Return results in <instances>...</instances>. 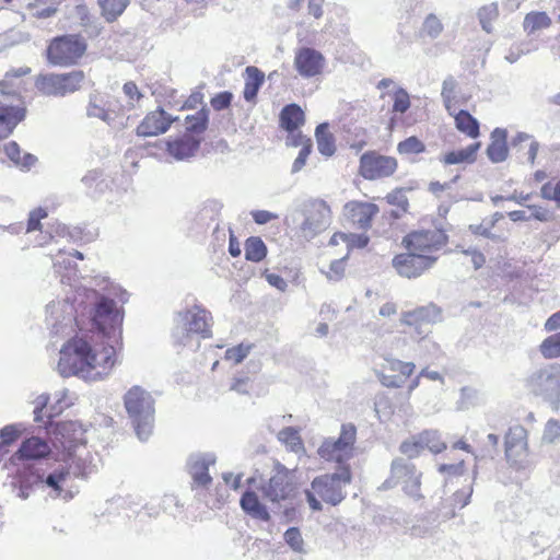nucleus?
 <instances>
[{"label": "nucleus", "mask_w": 560, "mask_h": 560, "mask_svg": "<svg viewBox=\"0 0 560 560\" xmlns=\"http://www.w3.org/2000/svg\"><path fill=\"white\" fill-rule=\"evenodd\" d=\"M241 505L250 516L261 521L269 520L267 508L260 503L256 492H244L241 499Z\"/></svg>", "instance_id": "nucleus-30"}, {"label": "nucleus", "mask_w": 560, "mask_h": 560, "mask_svg": "<svg viewBox=\"0 0 560 560\" xmlns=\"http://www.w3.org/2000/svg\"><path fill=\"white\" fill-rule=\"evenodd\" d=\"M278 440L289 450L290 452H301L304 450V443L298 429L293 427H287L280 430L278 433Z\"/></svg>", "instance_id": "nucleus-35"}, {"label": "nucleus", "mask_w": 560, "mask_h": 560, "mask_svg": "<svg viewBox=\"0 0 560 560\" xmlns=\"http://www.w3.org/2000/svg\"><path fill=\"white\" fill-rule=\"evenodd\" d=\"M215 457L211 454H195L187 460V471L191 478V486L196 489H208L212 483L209 474L210 466L214 465Z\"/></svg>", "instance_id": "nucleus-15"}, {"label": "nucleus", "mask_w": 560, "mask_h": 560, "mask_svg": "<svg viewBox=\"0 0 560 560\" xmlns=\"http://www.w3.org/2000/svg\"><path fill=\"white\" fill-rule=\"evenodd\" d=\"M125 408L132 420L138 436L145 439L153 427L154 400L142 387L132 386L124 396Z\"/></svg>", "instance_id": "nucleus-2"}, {"label": "nucleus", "mask_w": 560, "mask_h": 560, "mask_svg": "<svg viewBox=\"0 0 560 560\" xmlns=\"http://www.w3.org/2000/svg\"><path fill=\"white\" fill-rule=\"evenodd\" d=\"M267 247L258 236H250L245 242V258L253 262H259L265 259Z\"/></svg>", "instance_id": "nucleus-37"}, {"label": "nucleus", "mask_w": 560, "mask_h": 560, "mask_svg": "<svg viewBox=\"0 0 560 560\" xmlns=\"http://www.w3.org/2000/svg\"><path fill=\"white\" fill-rule=\"evenodd\" d=\"M351 470L348 465L341 466L337 472L326 474L315 478L312 482L313 490H338L348 486L351 481Z\"/></svg>", "instance_id": "nucleus-21"}, {"label": "nucleus", "mask_w": 560, "mask_h": 560, "mask_svg": "<svg viewBox=\"0 0 560 560\" xmlns=\"http://www.w3.org/2000/svg\"><path fill=\"white\" fill-rule=\"evenodd\" d=\"M357 443V427L343 423L337 439H326L317 450L318 455L327 462L343 464L353 457Z\"/></svg>", "instance_id": "nucleus-5"}, {"label": "nucleus", "mask_w": 560, "mask_h": 560, "mask_svg": "<svg viewBox=\"0 0 560 560\" xmlns=\"http://www.w3.org/2000/svg\"><path fill=\"white\" fill-rule=\"evenodd\" d=\"M539 351L545 359L560 357V331L547 337L539 346Z\"/></svg>", "instance_id": "nucleus-42"}, {"label": "nucleus", "mask_w": 560, "mask_h": 560, "mask_svg": "<svg viewBox=\"0 0 560 560\" xmlns=\"http://www.w3.org/2000/svg\"><path fill=\"white\" fill-rule=\"evenodd\" d=\"M331 220L330 207L324 200H314L310 203L306 218L302 224L303 231L310 235L317 234L327 229Z\"/></svg>", "instance_id": "nucleus-16"}, {"label": "nucleus", "mask_w": 560, "mask_h": 560, "mask_svg": "<svg viewBox=\"0 0 560 560\" xmlns=\"http://www.w3.org/2000/svg\"><path fill=\"white\" fill-rule=\"evenodd\" d=\"M242 475H235L233 472H224L222 475V478L225 482V487L233 490H237L238 488L242 487Z\"/></svg>", "instance_id": "nucleus-61"}, {"label": "nucleus", "mask_w": 560, "mask_h": 560, "mask_svg": "<svg viewBox=\"0 0 560 560\" xmlns=\"http://www.w3.org/2000/svg\"><path fill=\"white\" fill-rule=\"evenodd\" d=\"M441 308L434 303H429L411 311L402 312L400 323L408 327L406 332L410 334L417 341H420L429 335V327L441 320Z\"/></svg>", "instance_id": "nucleus-7"}, {"label": "nucleus", "mask_w": 560, "mask_h": 560, "mask_svg": "<svg viewBox=\"0 0 560 560\" xmlns=\"http://www.w3.org/2000/svg\"><path fill=\"white\" fill-rule=\"evenodd\" d=\"M48 217L47 210L38 207L30 212L26 225V232L42 231L43 224L40 221Z\"/></svg>", "instance_id": "nucleus-45"}, {"label": "nucleus", "mask_w": 560, "mask_h": 560, "mask_svg": "<svg viewBox=\"0 0 560 560\" xmlns=\"http://www.w3.org/2000/svg\"><path fill=\"white\" fill-rule=\"evenodd\" d=\"M85 81L82 70H72L65 73H47L36 80L37 90L48 96H65L80 90Z\"/></svg>", "instance_id": "nucleus-6"}, {"label": "nucleus", "mask_w": 560, "mask_h": 560, "mask_svg": "<svg viewBox=\"0 0 560 560\" xmlns=\"http://www.w3.org/2000/svg\"><path fill=\"white\" fill-rule=\"evenodd\" d=\"M93 300L77 308L75 325L91 335L74 336L60 350L58 370L62 376L82 375L101 378L108 375L116 362L115 348L107 338H120L124 311L117 302L92 291Z\"/></svg>", "instance_id": "nucleus-1"}, {"label": "nucleus", "mask_w": 560, "mask_h": 560, "mask_svg": "<svg viewBox=\"0 0 560 560\" xmlns=\"http://www.w3.org/2000/svg\"><path fill=\"white\" fill-rule=\"evenodd\" d=\"M253 343L241 342L234 347L228 348L224 352V360L234 364L241 363L250 353Z\"/></svg>", "instance_id": "nucleus-43"}, {"label": "nucleus", "mask_w": 560, "mask_h": 560, "mask_svg": "<svg viewBox=\"0 0 560 560\" xmlns=\"http://www.w3.org/2000/svg\"><path fill=\"white\" fill-rule=\"evenodd\" d=\"M448 243V236L439 228L411 231L402 237L401 244L407 250L419 255H427L434 259V264L441 252Z\"/></svg>", "instance_id": "nucleus-4"}, {"label": "nucleus", "mask_w": 560, "mask_h": 560, "mask_svg": "<svg viewBox=\"0 0 560 560\" xmlns=\"http://www.w3.org/2000/svg\"><path fill=\"white\" fill-rule=\"evenodd\" d=\"M175 120L176 118L172 117L163 108L158 107L145 114L137 126L136 133L144 138L156 137L165 133Z\"/></svg>", "instance_id": "nucleus-13"}, {"label": "nucleus", "mask_w": 560, "mask_h": 560, "mask_svg": "<svg viewBox=\"0 0 560 560\" xmlns=\"http://www.w3.org/2000/svg\"><path fill=\"white\" fill-rule=\"evenodd\" d=\"M446 448V443L436 430H424L406 439L399 446L401 454L415 458L429 451L439 454Z\"/></svg>", "instance_id": "nucleus-9"}, {"label": "nucleus", "mask_w": 560, "mask_h": 560, "mask_svg": "<svg viewBox=\"0 0 560 560\" xmlns=\"http://www.w3.org/2000/svg\"><path fill=\"white\" fill-rule=\"evenodd\" d=\"M387 483L400 490H415L421 486V472L411 463L401 459L392 464L390 476Z\"/></svg>", "instance_id": "nucleus-12"}, {"label": "nucleus", "mask_w": 560, "mask_h": 560, "mask_svg": "<svg viewBox=\"0 0 560 560\" xmlns=\"http://www.w3.org/2000/svg\"><path fill=\"white\" fill-rule=\"evenodd\" d=\"M252 217L257 224H266L277 218L276 214L267 210H255L252 212Z\"/></svg>", "instance_id": "nucleus-63"}, {"label": "nucleus", "mask_w": 560, "mask_h": 560, "mask_svg": "<svg viewBox=\"0 0 560 560\" xmlns=\"http://www.w3.org/2000/svg\"><path fill=\"white\" fill-rule=\"evenodd\" d=\"M289 7L292 10H300L304 0H289ZM324 4V0H308L307 9L308 14L314 16L315 19H319L323 15L322 7Z\"/></svg>", "instance_id": "nucleus-47"}, {"label": "nucleus", "mask_w": 560, "mask_h": 560, "mask_svg": "<svg viewBox=\"0 0 560 560\" xmlns=\"http://www.w3.org/2000/svg\"><path fill=\"white\" fill-rule=\"evenodd\" d=\"M506 131L497 128L492 132V140L487 149V154L492 162H502L508 158Z\"/></svg>", "instance_id": "nucleus-28"}, {"label": "nucleus", "mask_w": 560, "mask_h": 560, "mask_svg": "<svg viewBox=\"0 0 560 560\" xmlns=\"http://www.w3.org/2000/svg\"><path fill=\"white\" fill-rule=\"evenodd\" d=\"M50 451V446L45 440L31 436L22 442L19 450L12 455L11 462L42 459L48 456Z\"/></svg>", "instance_id": "nucleus-20"}, {"label": "nucleus", "mask_w": 560, "mask_h": 560, "mask_svg": "<svg viewBox=\"0 0 560 560\" xmlns=\"http://www.w3.org/2000/svg\"><path fill=\"white\" fill-rule=\"evenodd\" d=\"M348 255L340 259H336L330 262L329 269L326 272V277L330 281H339L343 278L346 273V261H347Z\"/></svg>", "instance_id": "nucleus-50"}, {"label": "nucleus", "mask_w": 560, "mask_h": 560, "mask_svg": "<svg viewBox=\"0 0 560 560\" xmlns=\"http://www.w3.org/2000/svg\"><path fill=\"white\" fill-rule=\"evenodd\" d=\"M252 387V380L245 373L235 375L231 382L230 389L238 394H248Z\"/></svg>", "instance_id": "nucleus-52"}, {"label": "nucleus", "mask_w": 560, "mask_h": 560, "mask_svg": "<svg viewBox=\"0 0 560 560\" xmlns=\"http://www.w3.org/2000/svg\"><path fill=\"white\" fill-rule=\"evenodd\" d=\"M245 83L243 96L247 102H255L265 83V73L255 66H248L244 72Z\"/></svg>", "instance_id": "nucleus-26"}, {"label": "nucleus", "mask_w": 560, "mask_h": 560, "mask_svg": "<svg viewBox=\"0 0 560 560\" xmlns=\"http://www.w3.org/2000/svg\"><path fill=\"white\" fill-rule=\"evenodd\" d=\"M505 457L512 466L525 467L528 457L526 441L523 438L514 439L509 434L505 440Z\"/></svg>", "instance_id": "nucleus-22"}, {"label": "nucleus", "mask_w": 560, "mask_h": 560, "mask_svg": "<svg viewBox=\"0 0 560 560\" xmlns=\"http://www.w3.org/2000/svg\"><path fill=\"white\" fill-rule=\"evenodd\" d=\"M451 115L454 117L455 127L459 132L471 139H477L480 136L479 121L469 112L453 109Z\"/></svg>", "instance_id": "nucleus-27"}, {"label": "nucleus", "mask_w": 560, "mask_h": 560, "mask_svg": "<svg viewBox=\"0 0 560 560\" xmlns=\"http://www.w3.org/2000/svg\"><path fill=\"white\" fill-rule=\"evenodd\" d=\"M456 90L457 82L453 77H448L443 81L441 95L443 98L444 106L448 114H453V109H456Z\"/></svg>", "instance_id": "nucleus-40"}, {"label": "nucleus", "mask_w": 560, "mask_h": 560, "mask_svg": "<svg viewBox=\"0 0 560 560\" xmlns=\"http://www.w3.org/2000/svg\"><path fill=\"white\" fill-rule=\"evenodd\" d=\"M61 226L59 224L51 225L47 228L45 231H39L40 234L38 235L36 243L38 246H46L50 244L56 235H60L61 233Z\"/></svg>", "instance_id": "nucleus-57"}, {"label": "nucleus", "mask_w": 560, "mask_h": 560, "mask_svg": "<svg viewBox=\"0 0 560 560\" xmlns=\"http://www.w3.org/2000/svg\"><path fill=\"white\" fill-rule=\"evenodd\" d=\"M392 265L400 277L415 279L431 269L434 266V259L407 250V253L395 255Z\"/></svg>", "instance_id": "nucleus-11"}, {"label": "nucleus", "mask_w": 560, "mask_h": 560, "mask_svg": "<svg viewBox=\"0 0 560 560\" xmlns=\"http://www.w3.org/2000/svg\"><path fill=\"white\" fill-rule=\"evenodd\" d=\"M545 329L547 331H555L560 329V311L552 314L545 323Z\"/></svg>", "instance_id": "nucleus-64"}, {"label": "nucleus", "mask_w": 560, "mask_h": 560, "mask_svg": "<svg viewBox=\"0 0 560 560\" xmlns=\"http://www.w3.org/2000/svg\"><path fill=\"white\" fill-rule=\"evenodd\" d=\"M385 200L388 205L396 207V210L389 212L390 218L399 219L402 214L408 211L409 202L402 188H395L385 196Z\"/></svg>", "instance_id": "nucleus-34"}, {"label": "nucleus", "mask_w": 560, "mask_h": 560, "mask_svg": "<svg viewBox=\"0 0 560 560\" xmlns=\"http://www.w3.org/2000/svg\"><path fill=\"white\" fill-rule=\"evenodd\" d=\"M284 540L295 551L303 549V538L296 527H291L284 533Z\"/></svg>", "instance_id": "nucleus-56"}, {"label": "nucleus", "mask_w": 560, "mask_h": 560, "mask_svg": "<svg viewBox=\"0 0 560 560\" xmlns=\"http://www.w3.org/2000/svg\"><path fill=\"white\" fill-rule=\"evenodd\" d=\"M19 431L14 425H7L0 430V452L5 453L8 446L14 443L19 439Z\"/></svg>", "instance_id": "nucleus-49"}, {"label": "nucleus", "mask_w": 560, "mask_h": 560, "mask_svg": "<svg viewBox=\"0 0 560 560\" xmlns=\"http://www.w3.org/2000/svg\"><path fill=\"white\" fill-rule=\"evenodd\" d=\"M88 115L110 124L125 115V108L118 101L104 103L102 97L93 96L88 106Z\"/></svg>", "instance_id": "nucleus-19"}, {"label": "nucleus", "mask_w": 560, "mask_h": 560, "mask_svg": "<svg viewBox=\"0 0 560 560\" xmlns=\"http://www.w3.org/2000/svg\"><path fill=\"white\" fill-rule=\"evenodd\" d=\"M480 144L477 142L469 144L466 148L447 152L441 158V162L445 165L471 163L476 160Z\"/></svg>", "instance_id": "nucleus-29"}, {"label": "nucleus", "mask_w": 560, "mask_h": 560, "mask_svg": "<svg viewBox=\"0 0 560 560\" xmlns=\"http://www.w3.org/2000/svg\"><path fill=\"white\" fill-rule=\"evenodd\" d=\"M560 436V422L550 420L547 422L542 440L547 443H553Z\"/></svg>", "instance_id": "nucleus-58"}, {"label": "nucleus", "mask_w": 560, "mask_h": 560, "mask_svg": "<svg viewBox=\"0 0 560 560\" xmlns=\"http://www.w3.org/2000/svg\"><path fill=\"white\" fill-rule=\"evenodd\" d=\"M541 196L545 199L560 202V179H552L542 185Z\"/></svg>", "instance_id": "nucleus-55"}, {"label": "nucleus", "mask_w": 560, "mask_h": 560, "mask_svg": "<svg viewBox=\"0 0 560 560\" xmlns=\"http://www.w3.org/2000/svg\"><path fill=\"white\" fill-rule=\"evenodd\" d=\"M317 149L325 156H331L336 152V141L329 131L328 124H320L315 131Z\"/></svg>", "instance_id": "nucleus-31"}, {"label": "nucleus", "mask_w": 560, "mask_h": 560, "mask_svg": "<svg viewBox=\"0 0 560 560\" xmlns=\"http://www.w3.org/2000/svg\"><path fill=\"white\" fill-rule=\"evenodd\" d=\"M398 165L395 156L369 150L360 156L358 174L366 180L385 179L397 173Z\"/></svg>", "instance_id": "nucleus-8"}, {"label": "nucleus", "mask_w": 560, "mask_h": 560, "mask_svg": "<svg viewBox=\"0 0 560 560\" xmlns=\"http://www.w3.org/2000/svg\"><path fill=\"white\" fill-rule=\"evenodd\" d=\"M393 113L404 114L410 108V97L404 89L396 90L393 95Z\"/></svg>", "instance_id": "nucleus-46"}, {"label": "nucleus", "mask_w": 560, "mask_h": 560, "mask_svg": "<svg viewBox=\"0 0 560 560\" xmlns=\"http://www.w3.org/2000/svg\"><path fill=\"white\" fill-rule=\"evenodd\" d=\"M439 472L445 477V480L460 477L465 474V462L462 459L454 464H442L439 466Z\"/></svg>", "instance_id": "nucleus-48"}, {"label": "nucleus", "mask_w": 560, "mask_h": 560, "mask_svg": "<svg viewBox=\"0 0 560 560\" xmlns=\"http://www.w3.org/2000/svg\"><path fill=\"white\" fill-rule=\"evenodd\" d=\"M101 14L107 22L116 21L127 9L130 0H98Z\"/></svg>", "instance_id": "nucleus-33"}, {"label": "nucleus", "mask_w": 560, "mask_h": 560, "mask_svg": "<svg viewBox=\"0 0 560 560\" xmlns=\"http://www.w3.org/2000/svg\"><path fill=\"white\" fill-rule=\"evenodd\" d=\"M325 65V57L314 48L302 47L295 51L294 67L303 78H314L322 74Z\"/></svg>", "instance_id": "nucleus-14"}, {"label": "nucleus", "mask_w": 560, "mask_h": 560, "mask_svg": "<svg viewBox=\"0 0 560 560\" xmlns=\"http://www.w3.org/2000/svg\"><path fill=\"white\" fill-rule=\"evenodd\" d=\"M443 30L441 21L433 14H429L424 20L422 32L429 37H436Z\"/></svg>", "instance_id": "nucleus-53"}, {"label": "nucleus", "mask_w": 560, "mask_h": 560, "mask_svg": "<svg viewBox=\"0 0 560 560\" xmlns=\"http://www.w3.org/2000/svg\"><path fill=\"white\" fill-rule=\"evenodd\" d=\"M551 19L545 12H529L525 15L523 26L527 33H534L549 27Z\"/></svg>", "instance_id": "nucleus-38"}, {"label": "nucleus", "mask_w": 560, "mask_h": 560, "mask_svg": "<svg viewBox=\"0 0 560 560\" xmlns=\"http://www.w3.org/2000/svg\"><path fill=\"white\" fill-rule=\"evenodd\" d=\"M298 469H288L280 463L275 465L273 475L269 480L270 490H293L298 485Z\"/></svg>", "instance_id": "nucleus-24"}, {"label": "nucleus", "mask_w": 560, "mask_h": 560, "mask_svg": "<svg viewBox=\"0 0 560 560\" xmlns=\"http://www.w3.org/2000/svg\"><path fill=\"white\" fill-rule=\"evenodd\" d=\"M517 140H518V143L516 145L520 147V150L525 151L524 155L526 156V160L530 164H534V162L536 160V156H537V153H538V150H539L538 142L533 140L527 135L518 136Z\"/></svg>", "instance_id": "nucleus-44"}, {"label": "nucleus", "mask_w": 560, "mask_h": 560, "mask_svg": "<svg viewBox=\"0 0 560 560\" xmlns=\"http://www.w3.org/2000/svg\"><path fill=\"white\" fill-rule=\"evenodd\" d=\"M69 475L70 471L67 468L56 470L47 477L46 483L54 490H60V482L65 481Z\"/></svg>", "instance_id": "nucleus-59"}, {"label": "nucleus", "mask_w": 560, "mask_h": 560, "mask_svg": "<svg viewBox=\"0 0 560 560\" xmlns=\"http://www.w3.org/2000/svg\"><path fill=\"white\" fill-rule=\"evenodd\" d=\"M305 124V113L300 105L291 103L285 105L279 115V125L285 131L293 133Z\"/></svg>", "instance_id": "nucleus-23"}, {"label": "nucleus", "mask_w": 560, "mask_h": 560, "mask_svg": "<svg viewBox=\"0 0 560 560\" xmlns=\"http://www.w3.org/2000/svg\"><path fill=\"white\" fill-rule=\"evenodd\" d=\"M4 154L15 165L30 168L36 162V158L30 153L22 154V150L15 141H10L3 147Z\"/></svg>", "instance_id": "nucleus-32"}, {"label": "nucleus", "mask_w": 560, "mask_h": 560, "mask_svg": "<svg viewBox=\"0 0 560 560\" xmlns=\"http://www.w3.org/2000/svg\"><path fill=\"white\" fill-rule=\"evenodd\" d=\"M198 148L199 140H197L190 133H185L167 142L168 153L178 160H183L194 155Z\"/></svg>", "instance_id": "nucleus-25"}, {"label": "nucleus", "mask_w": 560, "mask_h": 560, "mask_svg": "<svg viewBox=\"0 0 560 560\" xmlns=\"http://www.w3.org/2000/svg\"><path fill=\"white\" fill-rule=\"evenodd\" d=\"M427 150V147L422 140H420L416 136H410L406 138L405 140L398 142L397 144V152L400 155H418L421 153H424Z\"/></svg>", "instance_id": "nucleus-39"}, {"label": "nucleus", "mask_w": 560, "mask_h": 560, "mask_svg": "<svg viewBox=\"0 0 560 560\" xmlns=\"http://www.w3.org/2000/svg\"><path fill=\"white\" fill-rule=\"evenodd\" d=\"M185 121L187 131L201 133L208 127V110L202 108L196 114L187 116Z\"/></svg>", "instance_id": "nucleus-41"}, {"label": "nucleus", "mask_w": 560, "mask_h": 560, "mask_svg": "<svg viewBox=\"0 0 560 560\" xmlns=\"http://www.w3.org/2000/svg\"><path fill=\"white\" fill-rule=\"evenodd\" d=\"M422 376H423V377H428V378H430V380H432V381H439V380H441V378H442L439 372H435V371L430 372V371H428L427 369H423V370L419 373V375H417V376H416V378L411 381V383H410V385H409V392H412L415 388H417V387H418V385H419V378H420V377H422Z\"/></svg>", "instance_id": "nucleus-60"}, {"label": "nucleus", "mask_w": 560, "mask_h": 560, "mask_svg": "<svg viewBox=\"0 0 560 560\" xmlns=\"http://www.w3.org/2000/svg\"><path fill=\"white\" fill-rule=\"evenodd\" d=\"M185 330L188 334L200 335L202 338L211 336V313L200 306H194L182 314Z\"/></svg>", "instance_id": "nucleus-18"}, {"label": "nucleus", "mask_w": 560, "mask_h": 560, "mask_svg": "<svg viewBox=\"0 0 560 560\" xmlns=\"http://www.w3.org/2000/svg\"><path fill=\"white\" fill-rule=\"evenodd\" d=\"M233 100V94L229 91H223L215 94L210 100V105L214 110H223L230 107Z\"/></svg>", "instance_id": "nucleus-54"}, {"label": "nucleus", "mask_w": 560, "mask_h": 560, "mask_svg": "<svg viewBox=\"0 0 560 560\" xmlns=\"http://www.w3.org/2000/svg\"><path fill=\"white\" fill-rule=\"evenodd\" d=\"M464 254L470 257L471 264L475 269H479L486 264V257L479 250L467 249V250H464Z\"/></svg>", "instance_id": "nucleus-62"}, {"label": "nucleus", "mask_w": 560, "mask_h": 560, "mask_svg": "<svg viewBox=\"0 0 560 560\" xmlns=\"http://www.w3.org/2000/svg\"><path fill=\"white\" fill-rule=\"evenodd\" d=\"M312 140L310 138H305L302 141V149L299 152L298 158L293 162L292 171L299 172L302 170V167L305 165L307 158L310 156L312 152Z\"/></svg>", "instance_id": "nucleus-51"}, {"label": "nucleus", "mask_w": 560, "mask_h": 560, "mask_svg": "<svg viewBox=\"0 0 560 560\" xmlns=\"http://www.w3.org/2000/svg\"><path fill=\"white\" fill-rule=\"evenodd\" d=\"M86 50L88 43L81 34L59 35L48 43L46 59L52 66L71 67L80 62Z\"/></svg>", "instance_id": "nucleus-3"}, {"label": "nucleus", "mask_w": 560, "mask_h": 560, "mask_svg": "<svg viewBox=\"0 0 560 560\" xmlns=\"http://www.w3.org/2000/svg\"><path fill=\"white\" fill-rule=\"evenodd\" d=\"M122 93L126 100V105H122L125 113L139 107L140 103L144 98V94L135 81L125 82L122 85Z\"/></svg>", "instance_id": "nucleus-36"}, {"label": "nucleus", "mask_w": 560, "mask_h": 560, "mask_svg": "<svg viewBox=\"0 0 560 560\" xmlns=\"http://www.w3.org/2000/svg\"><path fill=\"white\" fill-rule=\"evenodd\" d=\"M416 371L413 362H406L395 358H386L377 372L380 382L386 387H404Z\"/></svg>", "instance_id": "nucleus-10"}, {"label": "nucleus", "mask_w": 560, "mask_h": 560, "mask_svg": "<svg viewBox=\"0 0 560 560\" xmlns=\"http://www.w3.org/2000/svg\"><path fill=\"white\" fill-rule=\"evenodd\" d=\"M378 212V206L373 202L351 200L343 207V213L347 219L362 230H368L372 226V221Z\"/></svg>", "instance_id": "nucleus-17"}]
</instances>
